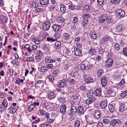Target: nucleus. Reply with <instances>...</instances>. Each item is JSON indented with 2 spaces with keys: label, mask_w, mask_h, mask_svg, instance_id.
Returning <instances> with one entry per match:
<instances>
[{
  "label": "nucleus",
  "mask_w": 127,
  "mask_h": 127,
  "mask_svg": "<svg viewBox=\"0 0 127 127\" xmlns=\"http://www.w3.org/2000/svg\"><path fill=\"white\" fill-rule=\"evenodd\" d=\"M125 29V26L124 25L120 24L116 26V31L118 32H123L124 31Z\"/></svg>",
  "instance_id": "nucleus-1"
},
{
  "label": "nucleus",
  "mask_w": 127,
  "mask_h": 127,
  "mask_svg": "<svg viewBox=\"0 0 127 127\" xmlns=\"http://www.w3.org/2000/svg\"><path fill=\"white\" fill-rule=\"evenodd\" d=\"M117 15L119 19L123 17L125 15V13L124 10L122 9H119L117 11Z\"/></svg>",
  "instance_id": "nucleus-2"
},
{
  "label": "nucleus",
  "mask_w": 127,
  "mask_h": 127,
  "mask_svg": "<svg viewBox=\"0 0 127 127\" xmlns=\"http://www.w3.org/2000/svg\"><path fill=\"white\" fill-rule=\"evenodd\" d=\"M42 26L43 30L47 31L51 26L50 23L48 22H46L43 24Z\"/></svg>",
  "instance_id": "nucleus-3"
},
{
  "label": "nucleus",
  "mask_w": 127,
  "mask_h": 127,
  "mask_svg": "<svg viewBox=\"0 0 127 127\" xmlns=\"http://www.w3.org/2000/svg\"><path fill=\"white\" fill-rule=\"evenodd\" d=\"M77 112L80 116L83 114L84 112L83 107L81 106H78L77 108Z\"/></svg>",
  "instance_id": "nucleus-4"
},
{
  "label": "nucleus",
  "mask_w": 127,
  "mask_h": 127,
  "mask_svg": "<svg viewBox=\"0 0 127 127\" xmlns=\"http://www.w3.org/2000/svg\"><path fill=\"white\" fill-rule=\"evenodd\" d=\"M113 61L111 59H108L106 62L105 65L107 67L110 68L112 65Z\"/></svg>",
  "instance_id": "nucleus-5"
},
{
  "label": "nucleus",
  "mask_w": 127,
  "mask_h": 127,
  "mask_svg": "<svg viewBox=\"0 0 127 127\" xmlns=\"http://www.w3.org/2000/svg\"><path fill=\"white\" fill-rule=\"evenodd\" d=\"M121 122L120 120H112L110 122V124L111 125L114 126L116 124H120Z\"/></svg>",
  "instance_id": "nucleus-6"
},
{
  "label": "nucleus",
  "mask_w": 127,
  "mask_h": 127,
  "mask_svg": "<svg viewBox=\"0 0 127 127\" xmlns=\"http://www.w3.org/2000/svg\"><path fill=\"white\" fill-rule=\"evenodd\" d=\"M74 50L75 54L76 56H82V51L80 49L77 48H74Z\"/></svg>",
  "instance_id": "nucleus-7"
},
{
  "label": "nucleus",
  "mask_w": 127,
  "mask_h": 127,
  "mask_svg": "<svg viewBox=\"0 0 127 127\" xmlns=\"http://www.w3.org/2000/svg\"><path fill=\"white\" fill-rule=\"evenodd\" d=\"M108 17V16L106 14L102 15L99 19L100 22L101 23H103L104 21L107 19Z\"/></svg>",
  "instance_id": "nucleus-8"
},
{
  "label": "nucleus",
  "mask_w": 127,
  "mask_h": 127,
  "mask_svg": "<svg viewBox=\"0 0 127 127\" xmlns=\"http://www.w3.org/2000/svg\"><path fill=\"white\" fill-rule=\"evenodd\" d=\"M55 32L59 31L61 28V26L60 25L54 24L52 27Z\"/></svg>",
  "instance_id": "nucleus-9"
},
{
  "label": "nucleus",
  "mask_w": 127,
  "mask_h": 127,
  "mask_svg": "<svg viewBox=\"0 0 127 127\" xmlns=\"http://www.w3.org/2000/svg\"><path fill=\"white\" fill-rule=\"evenodd\" d=\"M109 38L108 37L104 36L101 38L100 41V42L102 44H104L105 42L109 40Z\"/></svg>",
  "instance_id": "nucleus-10"
},
{
  "label": "nucleus",
  "mask_w": 127,
  "mask_h": 127,
  "mask_svg": "<svg viewBox=\"0 0 127 127\" xmlns=\"http://www.w3.org/2000/svg\"><path fill=\"white\" fill-rule=\"evenodd\" d=\"M47 97V98H48L49 99H52L55 97L56 95L54 93L50 92H48Z\"/></svg>",
  "instance_id": "nucleus-11"
},
{
  "label": "nucleus",
  "mask_w": 127,
  "mask_h": 127,
  "mask_svg": "<svg viewBox=\"0 0 127 127\" xmlns=\"http://www.w3.org/2000/svg\"><path fill=\"white\" fill-rule=\"evenodd\" d=\"M101 114L99 111L95 110L94 114V116L95 118L98 119L100 118Z\"/></svg>",
  "instance_id": "nucleus-12"
},
{
  "label": "nucleus",
  "mask_w": 127,
  "mask_h": 127,
  "mask_svg": "<svg viewBox=\"0 0 127 127\" xmlns=\"http://www.w3.org/2000/svg\"><path fill=\"white\" fill-rule=\"evenodd\" d=\"M100 105L102 109H104L107 106V101L105 100L101 101L100 103Z\"/></svg>",
  "instance_id": "nucleus-13"
},
{
  "label": "nucleus",
  "mask_w": 127,
  "mask_h": 127,
  "mask_svg": "<svg viewBox=\"0 0 127 127\" xmlns=\"http://www.w3.org/2000/svg\"><path fill=\"white\" fill-rule=\"evenodd\" d=\"M39 1L41 5H48L49 4V0H39Z\"/></svg>",
  "instance_id": "nucleus-14"
},
{
  "label": "nucleus",
  "mask_w": 127,
  "mask_h": 127,
  "mask_svg": "<svg viewBox=\"0 0 127 127\" xmlns=\"http://www.w3.org/2000/svg\"><path fill=\"white\" fill-rule=\"evenodd\" d=\"M101 83L102 87H104L107 84V81L105 77H103L101 78Z\"/></svg>",
  "instance_id": "nucleus-15"
},
{
  "label": "nucleus",
  "mask_w": 127,
  "mask_h": 127,
  "mask_svg": "<svg viewBox=\"0 0 127 127\" xmlns=\"http://www.w3.org/2000/svg\"><path fill=\"white\" fill-rule=\"evenodd\" d=\"M77 108L75 106L72 105L71 106V112L72 114H74L77 112Z\"/></svg>",
  "instance_id": "nucleus-16"
},
{
  "label": "nucleus",
  "mask_w": 127,
  "mask_h": 127,
  "mask_svg": "<svg viewBox=\"0 0 127 127\" xmlns=\"http://www.w3.org/2000/svg\"><path fill=\"white\" fill-rule=\"evenodd\" d=\"M66 84V81L63 80L60 81V82L58 85V87H62L64 86Z\"/></svg>",
  "instance_id": "nucleus-17"
},
{
  "label": "nucleus",
  "mask_w": 127,
  "mask_h": 127,
  "mask_svg": "<svg viewBox=\"0 0 127 127\" xmlns=\"http://www.w3.org/2000/svg\"><path fill=\"white\" fill-rule=\"evenodd\" d=\"M40 111L42 115H45L44 117H46L47 119L49 118V113H47L46 114L45 111L43 110H40Z\"/></svg>",
  "instance_id": "nucleus-18"
},
{
  "label": "nucleus",
  "mask_w": 127,
  "mask_h": 127,
  "mask_svg": "<svg viewBox=\"0 0 127 127\" xmlns=\"http://www.w3.org/2000/svg\"><path fill=\"white\" fill-rule=\"evenodd\" d=\"M96 51L95 49L91 48L89 50L88 53L91 55H95Z\"/></svg>",
  "instance_id": "nucleus-19"
},
{
  "label": "nucleus",
  "mask_w": 127,
  "mask_h": 127,
  "mask_svg": "<svg viewBox=\"0 0 127 127\" xmlns=\"http://www.w3.org/2000/svg\"><path fill=\"white\" fill-rule=\"evenodd\" d=\"M101 90L99 88L96 89L95 91V95H96L99 96L101 95Z\"/></svg>",
  "instance_id": "nucleus-20"
},
{
  "label": "nucleus",
  "mask_w": 127,
  "mask_h": 127,
  "mask_svg": "<svg viewBox=\"0 0 127 127\" xmlns=\"http://www.w3.org/2000/svg\"><path fill=\"white\" fill-rule=\"evenodd\" d=\"M66 107L65 104H63L60 109V111L61 113H64L65 112Z\"/></svg>",
  "instance_id": "nucleus-21"
},
{
  "label": "nucleus",
  "mask_w": 127,
  "mask_h": 127,
  "mask_svg": "<svg viewBox=\"0 0 127 127\" xmlns=\"http://www.w3.org/2000/svg\"><path fill=\"white\" fill-rule=\"evenodd\" d=\"M24 47H25V49H27V50L29 53L32 52V50L29 44H26L24 45Z\"/></svg>",
  "instance_id": "nucleus-22"
},
{
  "label": "nucleus",
  "mask_w": 127,
  "mask_h": 127,
  "mask_svg": "<svg viewBox=\"0 0 127 127\" xmlns=\"http://www.w3.org/2000/svg\"><path fill=\"white\" fill-rule=\"evenodd\" d=\"M61 45V43L60 42L57 41L55 43L54 48L56 49H58L60 47Z\"/></svg>",
  "instance_id": "nucleus-23"
},
{
  "label": "nucleus",
  "mask_w": 127,
  "mask_h": 127,
  "mask_svg": "<svg viewBox=\"0 0 127 127\" xmlns=\"http://www.w3.org/2000/svg\"><path fill=\"white\" fill-rule=\"evenodd\" d=\"M66 7L64 5L62 4L60 6V11L61 12L64 13L66 10Z\"/></svg>",
  "instance_id": "nucleus-24"
},
{
  "label": "nucleus",
  "mask_w": 127,
  "mask_h": 127,
  "mask_svg": "<svg viewBox=\"0 0 127 127\" xmlns=\"http://www.w3.org/2000/svg\"><path fill=\"white\" fill-rule=\"evenodd\" d=\"M64 21V19L62 17H59L57 19V22L59 23H62Z\"/></svg>",
  "instance_id": "nucleus-25"
},
{
  "label": "nucleus",
  "mask_w": 127,
  "mask_h": 127,
  "mask_svg": "<svg viewBox=\"0 0 127 127\" xmlns=\"http://www.w3.org/2000/svg\"><path fill=\"white\" fill-rule=\"evenodd\" d=\"M90 36L93 39H95L97 37V35L95 32H93V33H90Z\"/></svg>",
  "instance_id": "nucleus-26"
},
{
  "label": "nucleus",
  "mask_w": 127,
  "mask_h": 127,
  "mask_svg": "<svg viewBox=\"0 0 127 127\" xmlns=\"http://www.w3.org/2000/svg\"><path fill=\"white\" fill-rule=\"evenodd\" d=\"M125 105L123 104H121L120 105L119 111L120 112H123L125 110Z\"/></svg>",
  "instance_id": "nucleus-27"
},
{
  "label": "nucleus",
  "mask_w": 127,
  "mask_h": 127,
  "mask_svg": "<svg viewBox=\"0 0 127 127\" xmlns=\"http://www.w3.org/2000/svg\"><path fill=\"white\" fill-rule=\"evenodd\" d=\"M48 70L47 66H42L41 68V71L42 72H45Z\"/></svg>",
  "instance_id": "nucleus-28"
},
{
  "label": "nucleus",
  "mask_w": 127,
  "mask_h": 127,
  "mask_svg": "<svg viewBox=\"0 0 127 127\" xmlns=\"http://www.w3.org/2000/svg\"><path fill=\"white\" fill-rule=\"evenodd\" d=\"M44 80H38L36 83H35V84H41L42 85L44 84Z\"/></svg>",
  "instance_id": "nucleus-29"
},
{
  "label": "nucleus",
  "mask_w": 127,
  "mask_h": 127,
  "mask_svg": "<svg viewBox=\"0 0 127 127\" xmlns=\"http://www.w3.org/2000/svg\"><path fill=\"white\" fill-rule=\"evenodd\" d=\"M114 105H112L111 104H110L109 105L108 107L109 109L111 112H113L115 111L114 108L113 106Z\"/></svg>",
  "instance_id": "nucleus-30"
},
{
  "label": "nucleus",
  "mask_w": 127,
  "mask_h": 127,
  "mask_svg": "<svg viewBox=\"0 0 127 127\" xmlns=\"http://www.w3.org/2000/svg\"><path fill=\"white\" fill-rule=\"evenodd\" d=\"M103 70L101 69L99 70L97 72V75L98 77H100L102 75L103 73Z\"/></svg>",
  "instance_id": "nucleus-31"
},
{
  "label": "nucleus",
  "mask_w": 127,
  "mask_h": 127,
  "mask_svg": "<svg viewBox=\"0 0 127 127\" xmlns=\"http://www.w3.org/2000/svg\"><path fill=\"white\" fill-rule=\"evenodd\" d=\"M34 108H35V107L33 106V105L31 104L29 107L28 110L29 111L31 112L32 111Z\"/></svg>",
  "instance_id": "nucleus-32"
},
{
  "label": "nucleus",
  "mask_w": 127,
  "mask_h": 127,
  "mask_svg": "<svg viewBox=\"0 0 127 127\" xmlns=\"http://www.w3.org/2000/svg\"><path fill=\"white\" fill-rule=\"evenodd\" d=\"M94 95V93L92 91H90L87 94V97L89 98H91Z\"/></svg>",
  "instance_id": "nucleus-33"
},
{
  "label": "nucleus",
  "mask_w": 127,
  "mask_h": 127,
  "mask_svg": "<svg viewBox=\"0 0 127 127\" xmlns=\"http://www.w3.org/2000/svg\"><path fill=\"white\" fill-rule=\"evenodd\" d=\"M84 10L86 11H90V9L89 5H86L84 7Z\"/></svg>",
  "instance_id": "nucleus-34"
},
{
  "label": "nucleus",
  "mask_w": 127,
  "mask_h": 127,
  "mask_svg": "<svg viewBox=\"0 0 127 127\" xmlns=\"http://www.w3.org/2000/svg\"><path fill=\"white\" fill-rule=\"evenodd\" d=\"M36 61L37 62H39L40 61L41 59V55H37L35 57Z\"/></svg>",
  "instance_id": "nucleus-35"
},
{
  "label": "nucleus",
  "mask_w": 127,
  "mask_h": 127,
  "mask_svg": "<svg viewBox=\"0 0 127 127\" xmlns=\"http://www.w3.org/2000/svg\"><path fill=\"white\" fill-rule=\"evenodd\" d=\"M80 125V122L78 120H77L74 123L75 127H79Z\"/></svg>",
  "instance_id": "nucleus-36"
},
{
  "label": "nucleus",
  "mask_w": 127,
  "mask_h": 127,
  "mask_svg": "<svg viewBox=\"0 0 127 127\" xmlns=\"http://www.w3.org/2000/svg\"><path fill=\"white\" fill-rule=\"evenodd\" d=\"M93 81V79L90 77H89L85 80L86 82L88 83H91Z\"/></svg>",
  "instance_id": "nucleus-37"
},
{
  "label": "nucleus",
  "mask_w": 127,
  "mask_h": 127,
  "mask_svg": "<svg viewBox=\"0 0 127 127\" xmlns=\"http://www.w3.org/2000/svg\"><path fill=\"white\" fill-rule=\"evenodd\" d=\"M15 55H17V57H16L15 59L13 60V64L14 65H15L16 64V63L17 62L18 60V58H19V56L18 55V54L17 53L15 54Z\"/></svg>",
  "instance_id": "nucleus-38"
},
{
  "label": "nucleus",
  "mask_w": 127,
  "mask_h": 127,
  "mask_svg": "<svg viewBox=\"0 0 127 127\" xmlns=\"http://www.w3.org/2000/svg\"><path fill=\"white\" fill-rule=\"evenodd\" d=\"M106 92L107 93L110 95H112L113 93H114V92L113 91V90L112 89H108L107 90Z\"/></svg>",
  "instance_id": "nucleus-39"
},
{
  "label": "nucleus",
  "mask_w": 127,
  "mask_h": 127,
  "mask_svg": "<svg viewBox=\"0 0 127 127\" xmlns=\"http://www.w3.org/2000/svg\"><path fill=\"white\" fill-rule=\"evenodd\" d=\"M63 37L65 40H68L69 38V35L67 33H65L63 34Z\"/></svg>",
  "instance_id": "nucleus-40"
},
{
  "label": "nucleus",
  "mask_w": 127,
  "mask_h": 127,
  "mask_svg": "<svg viewBox=\"0 0 127 127\" xmlns=\"http://www.w3.org/2000/svg\"><path fill=\"white\" fill-rule=\"evenodd\" d=\"M35 11L36 13H38L42 12L43 11V10L42 8H37L35 9Z\"/></svg>",
  "instance_id": "nucleus-41"
},
{
  "label": "nucleus",
  "mask_w": 127,
  "mask_h": 127,
  "mask_svg": "<svg viewBox=\"0 0 127 127\" xmlns=\"http://www.w3.org/2000/svg\"><path fill=\"white\" fill-rule=\"evenodd\" d=\"M33 41L36 44H38L40 43V41L37 38H35L33 40Z\"/></svg>",
  "instance_id": "nucleus-42"
},
{
  "label": "nucleus",
  "mask_w": 127,
  "mask_h": 127,
  "mask_svg": "<svg viewBox=\"0 0 127 127\" xmlns=\"http://www.w3.org/2000/svg\"><path fill=\"white\" fill-rule=\"evenodd\" d=\"M27 61L30 62H33L34 61V58L32 57L27 58Z\"/></svg>",
  "instance_id": "nucleus-43"
},
{
  "label": "nucleus",
  "mask_w": 127,
  "mask_h": 127,
  "mask_svg": "<svg viewBox=\"0 0 127 127\" xmlns=\"http://www.w3.org/2000/svg\"><path fill=\"white\" fill-rule=\"evenodd\" d=\"M48 105L49 103L48 102H45L42 104L43 107L44 108H45L47 110H48Z\"/></svg>",
  "instance_id": "nucleus-44"
},
{
  "label": "nucleus",
  "mask_w": 127,
  "mask_h": 127,
  "mask_svg": "<svg viewBox=\"0 0 127 127\" xmlns=\"http://www.w3.org/2000/svg\"><path fill=\"white\" fill-rule=\"evenodd\" d=\"M114 47L115 49L118 50L120 49V46L118 44L116 43L115 44Z\"/></svg>",
  "instance_id": "nucleus-45"
},
{
  "label": "nucleus",
  "mask_w": 127,
  "mask_h": 127,
  "mask_svg": "<svg viewBox=\"0 0 127 127\" xmlns=\"http://www.w3.org/2000/svg\"><path fill=\"white\" fill-rule=\"evenodd\" d=\"M18 107L16 106V107H13L11 109V113L12 114H14L15 113L16 110L17 109Z\"/></svg>",
  "instance_id": "nucleus-46"
},
{
  "label": "nucleus",
  "mask_w": 127,
  "mask_h": 127,
  "mask_svg": "<svg viewBox=\"0 0 127 127\" xmlns=\"http://www.w3.org/2000/svg\"><path fill=\"white\" fill-rule=\"evenodd\" d=\"M127 95V90L124 91L121 94V96L122 97H124Z\"/></svg>",
  "instance_id": "nucleus-47"
},
{
  "label": "nucleus",
  "mask_w": 127,
  "mask_h": 127,
  "mask_svg": "<svg viewBox=\"0 0 127 127\" xmlns=\"http://www.w3.org/2000/svg\"><path fill=\"white\" fill-rule=\"evenodd\" d=\"M40 125L41 127H51L50 125L45 123L41 124Z\"/></svg>",
  "instance_id": "nucleus-48"
},
{
  "label": "nucleus",
  "mask_w": 127,
  "mask_h": 127,
  "mask_svg": "<svg viewBox=\"0 0 127 127\" xmlns=\"http://www.w3.org/2000/svg\"><path fill=\"white\" fill-rule=\"evenodd\" d=\"M91 15L89 14H86L83 16V19H88V18H89L90 17Z\"/></svg>",
  "instance_id": "nucleus-49"
},
{
  "label": "nucleus",
  "mask_w": 127,
  "mask_h": 127,
  "mask_svg": "<svg viewBox=\"0 0 127 127\" xmlns=\"http://www.w3.org/2000/svg\"><path fill=\"white\" fill-rule=\"evenodd\" d=\"M75 7V6L74 5H73L72 4H70L68 6V8H69L72 10H73L74 9Z\"/></svg>",
  "instance_id": "nucleus-50"
},
{
  "label": "nucleus",
  "mask_w": 127,
  "mask_h": 127,
  "mask_svg": "<svg viewBox=\"0 0 127 127\" xmlns=\"http://www.w3.org/2000/svg\"><path fill=\"white\" fill-rule=\"evenodd\" d=\"M47 78L49 79V80L51 82L52 81L54 80V77L51 75H49L47 76Z\"/></svg>",
  "instance_id": "nucleus-51"
},
{
  "label": "nucleus",
  "mask_w": 127,
  "mask_h": 127,
  "mask_svg": "<svg viewBox=\"0 0 127 127\" xmlns=\"http://www.w3.org/2000/svg\"><path fill=\"white\" fill-rule=\"evenodd\" d=\"M83 22L82 23L83 25L85 26L88 23V19H83Z\"/></svg>",
  "instance_id": "nucleus-52"
},
{
  "label": "nucleus",
  "mask_w": 127,
  "mask_h": 127,
  "mask_svg": "<svg viewBox=\"0 0 127 127\" xmlns=\"http://www.w3.org/2000/svg\"><path fill=\"white\" fill-rule=\"evenodd\" d=\"M111 3L113 4H117L119 2L118 0H110Z\"/></svg>",
  "instance_id": "nucleus-53"
},
{
  "label": "nucleus",
  "mask_w": 127,
  "mask_h": 127,
  "mask_svg": "<svg viewBox=\"0 0 127 127\" xmlns=\"http://www.w3.org/2000/svg\"><path fill=\"white\" fill-rule=\"evenodd\" d=\"M80 67L82 70H86V67L84 64H82L80 65Z\"/></svg>",
  "instance_id": "nucleus-54"
},
{
  "label": "nucleus",
  "mask_w": 127,
  "mask_h": 127,
  "mask_svg": "<svg viewBox=\"0 0 127 127\" xmlns=\"http://www.w3.org/2000/svg\"><path fill=\"white\" fill-rule=\"evenodd\" d=\"M3 23H7V18L5 16H2L1 17Z\"/></svg>",
  "instance_id": "nucleus-55"
},
{
  "label": "nucleus",
  "mask_w": 127,
  "mask_h": 127,
  "mask_svg": "<svg viewBox=\"0 0 127 127\" xmlns=\"http://www.w3.org/2000/svg\"><path fill=\"white\" fill-rule=\"evenodd\" d=\"M46 65L48 70V69H52L53 67V64H48Z\"/></svg>",
  "instance_id": "nucleus-56"
},
{
  "label": "nucleus",
  "mask_w": 127,
  "mask_h": 127,
  "mask_svg": "<svg viewBox=\"0 0 127 127\" xmlns=\"http://www.w3.org/2000/svg\"><path fill=\"white\" fill-rule=\"evenodd\" d=\"M87 123L90 125L93 124L94 122L92 120H86Z\"/></svg>",
  "instance_id": "nucleus-57"
},
{
  "label": "nucleus",
  "mask_w": 127,
  "mask_h": 127,
  "mask_svg": "<svg viewBox=\"0 0 127 127\" xmlns=\"http://www.w3.org/2000/svg\"><path fill=\"white\" fill-rule=\"evenodd\" d=\"M32 49V51H34L35 50H36L37 47V45H32L31 46Z\"/></svg>",
  "instance_id": "nucleus-58"
},
{
  "label": "nucleus",
  "mask_w": 127,
  "mask_h": 127,
  "mask_svg": "<svg viewBox=\"0 0 127 127\" xmlns=\"http://www.w3.org/2000/svg\"><path fill=\"white\" fill-rule=\"evenodd\" d=\"M93 102L91 100L90 98L88 99H87L86 101V103L87 104L89 105L91 103Z\"/></svg>",
  "instance_id": "nucleus-59"
},
{
  "label": "nucleus",
  "mask_w": 127,
  "mask_h": 127,
  "mask_svg": "<svg viewBox=\"0 0 127 127\" xmlns=\"http://www.w3.org/2000/svg\"><path fill=\"white\" fill-rule=\"evenodd\" d=\"M78 18L77 17H74L72 23L74 24L76 23L78 21Z\"/></svg>",
  "instance_id": "nucleus-60"
},
{
  "label": "nucleus",
  "mask_w": 127,
  "mask_h": 127,
  "mask_svg": "<svg viewBox=\"0 0 127 127\" xmlns=\"http://www.w3.org/2000/svg\"><path fill=\"white\" fill-rule=\"evenodd\" d=\"M55 40V39H54L52 38H51L49 37H47V41H50L51 42L54 41Z\"/></svg>",
  "instance_id": "nucleus-61"
},
{
  "label": "nucleus",
  "mask_w": 127,
  "mask_h": 127,
  "mask_svg": "<svg viewBox=\"0 0 127 127\" xmlns=\"http://www.w3.org/2000/svg\"><path fill=\"white\" fill-rule=\"evenodd\" d=\"M80 88L83 91H86L87 90L86 87L84 85L82 86Z\"/></svg>",
  "instance_id": "nucleus-62"
},
{
  "label": "nucleus",
  "mask_w": 127,
  "mask_h": 127,
  "mask_svg": "<svg viewBox=\"0 0 127 127\" xmlns=\"http://www.w3.org/2000/svg\"><path fill=\"white\" fill-rule=\"evenodd\" d=\"M69 82L70 84L72 85H73L75 82V81L73 79H71L69 81Z\"/></svg>",
  "instance_id": "nucleus-63"
},
{
  "label": "nucleus",
  "mask_w": 127,
  "mask_h": 127,
  "mask_svg": "<svg viewBox=\"0 0 127 127\" xmlns=\"http://www.w3.org/2000/svg\"><path fill=\"white\" fill-rule=\"evenodd\" d=\"M123 52L124 54L127 56V48H125L123 49Z\"/></svg>",
  "instance_id": "nucleus-64"
}]
</instances>
